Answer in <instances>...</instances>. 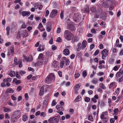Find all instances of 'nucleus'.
<instances>
[{
  "label": "nucleus",
  "mask_w": 123,
  "mask_h": 123,
  "mask_svg": "<svg viewBox=\"0 0 123 123\" xmlns=\"http://www.w3.org/2000/svg\"><path fill=\"white\" fill-rule=\"evenodd\" d=\"M64 37L67 40L69 41L74 37V35L68 30H65L64 32Z\"/></svg>",
  "instance_id": "obj_1"
},
{
  "label": "nucleus",
  "mask_w": 123,
  "mask_h": 123,
  "mask_svg": "<svg viewBox=\"0 0 123 123\" xmlns=\"http://www.w3.org/2000/svg\"><path fill=\"white\" fill-rule=\"evenodd\" d=\"M20 111L19 110H18L14 112L13 116L12 117V120L13 122H15L17 121V119L21 115V114Z\"/></svg>",
  "instance_id": "obj_2"
},
{
  "label": "nucleus",
  "mask_w": 123,
  "mask_h": 123,
  "mask_svg": "<svg viewBox=\"0 0 123 123\" xmlns=\"http://www.w3.org/2000/svg\"><path fill=\"white\" fill-rule=\"evenodd\" d=\"M60 116H56L53 118H50L48 119V122L49 123H58L59 121Z\"/></svg>",
  "instance_id": "obj_3"
},
{
  "label": "nucleus",
  "mask_w": 123,
  "mask_h": 123,
  "mask_svg": "<svg viewBox=\"0 0 123 123\" xmlns=\"http://www.w3.org/2000/svg\"><path fill=\"white\" fill-rule=\"evenodd\" d=\"M82 16L79 13H75L73 16V19L74 21L78 22L81 20Z\"/></svg>",
  "instance_id": "obj_4"
},
{
  "label": "nucleus",
  "mask_w": 123,
  "mask_h": 123,
  "mask_svg": "<svg viewBox=\"0 0 123 123\" xmlns=\"http://www.w3.org/2000/svg\"><path fill=\"white\" fill-rule=\"evenodd\" d=\"M57 11L56 9H53L50 13V17L53 18L55 17L57 15Z\"/></svg>",
  "instance_id": "obj_5"
},
{
  "label": "nucleus",
  "mask_w": 123,
  "mask_h": 123,
  "mask_svg": "<svg viewBox=\"0 0 123 123\" xmlns=\"http://www.w3.org/2000/svg\"><path fill=\"white\" fill-rule=\"evenodd\" d=\"M59 63L58 62L54 61L52 62V67L54 68H58Z\"/></svg>",
  "instance_id": "obj_6"
},
{
  "label": "nucleus",
  "mask_w": 123,
  "mask_h": 123,
  "mask_svg": "<svg viewBox=\"0 0 123 123\" xmlns=\"http://www.w3.org/2000/svg\"><path fill=\"white\" fill-rule=\"evenodd\" d=\"M68 29L71 31H74L75 30V26H74L72 23H70L68 24Z\"/></svg>",
  "instance_id": "obj_7"
},
{
  "label": "nucleus",
  "mask_w": 123,
  "mask_h": 123,
  "mask_svg": "<svg viewBox=\"0 0 123 123\" xmlns=\"http://www.w3.org/2000/svg\"><path fill=\"white\" fill-rule=\"evenodd\" d=\"M44 63V61L37 60V63H34V65L35 66H39L42 65Z\"/></svg>",
  "instance_id": "obj_8"
},
{
  "label": "nucleus",
  "mask_w": 123,
  "mask_h": 123,
  "mask_svg": "<svg viewBox=\"0 0 123 123\" xmlns=\"http://www.w3.org/2000/svg\"><path fill=\"white\" fill-rule=\"evenodd\" d=\"M123 75V69L122 68L120 69L119 72H117L116 74L117 77H119L121 75Z\"/></svg>",
  "instance_id": "obj_9"
},
{
  "label": "nucleus",
  "mask_w": 123,
  "mask_h": 123,
  "mask_svg": "<svg viewBox=\"0 0 123 123\" xmlns=\"http://www.w3.org/2000/svg\"><path fill=\"white\" fill-rule=\"evenodd\" d=\"M21 14L23 16L28 17L30 15L31 12L29 11H23L22 12Z\"/></svg>",
  "instance_id": "obj_10"
},
{
  "label": "nucleus",
  "mask_w": 123,
  "mask_h": 123,
  "mask_svg": "<svg viewBox=\"0 0 123 123\" xmlns=\"http://www.w3.org/2000/svg\"><path fill=\"white\" fill-rule=\"evenodd\" d=\"M101 54L103 55L107 56L108 55V51L106 49H104L101 52Z\"/></svg>",
  "instance_id": "obj_11"
},
{
  "label": "nucleus",
  "mask_w": 123,
  "mask_h": 123,
  "mask_svg": "<svg viewBox=\"0 0 123 123\" xmlns=\"http://www.w3.org/2000/svg\"><path fill=\"white\" fill-rule=\"evenodd\" d=\"M56 107L58 111H64V109L63 107L61 105H57L56 106Z\"/></svg>",
  "instance_id": "obj_12"
},
{
  "label": "nucleus",
  "mask_w": 123,
  "mask_h": 123,
  "mask_svg": "<svg viewBox=\"0 0 123 123\" xmlns=\"http://www.w3.org/2000/svg\"><path fill=\"white\" fill-rule=\"evenodd\" d=\"M24 58L26 61L27 62L31 61L33 60V58L31 56H29L28 58L26 57H24Z\"/></svg>",
  "instance_id": "obj_13"
},
{
  "label": "nucleus",
  "mask_w": 123,
  "mask_h": 123,
  "mask_svg": "<svg viewBox=\"0 0 123 123\" xmlns=\"http://www.w3.org/2000/svg\"><path fill=\"white\" fill-rule=\"evenodd\" d=\"M52 80L51 78L48 76L45 79V82L47 84L50 83L52 82Z\"/></svg>",
  "instance_id": "obj_14"
},
{
  "label": "nucleus",
  "mask_w": 123,
  "mask_h": 123,
  "mask_svg": "<svg viewBox=\"0 0 123 123\" xmlns=\"http://www.w3.org/2000/svg\"><path fill=\"white\" fill-rule=\"evenodd\" d=\"M44 86H42L41 88L40 92L39 93V94L40 96H42L43 95L44 93Z\"/></svg>",
  "instance_id": "obj_15"
},
{
  "label": "nucleus",
  "mask_w": 123,
  "mask_h": 123,
  "mask_svg": "<svg viewBox=\"0 0 123 123\" xmlns=\"http://www.w3.org/2000/svg\"><path fill=\"white\" fill-rule=\"evenodd\" d=\"M63 53L65 55H67L69 54L70 51L68 49H65L63 51Z\"/></svg>",
  "instance_id": "obj_16"
},
{
  "label": "nucleus",
  "mask_w": 123,
  "mask_h": 123,
  "mask_svg": "<svg viewBox=\"0 0 123 123\" xmlns=\"http://www.w3.org/2000/svg\"><path fill=\"white\" fill-rule=\"evenodd\" d=\"M50 78L52 79V80L54 81L55 80V74L54 73H51L49 74V76H48Z\"/></svg>",
  "instance_id": "obj_17"
},
{
  "label": "nucleus",
  "mask_w": 123,
  "mask_h": 123,
  "mask_svg": "<svg viewBox=\"0 0 123 123\" xmlns=\"http://www.w3.org/2000/svg\"><path fill=\"white\" fill-rule=\"evenodd\" d=\"M14 91L12 88H9L7 89L5 92V93L7 94L9 93H13Z\"/></svg>",
  "instance_id": "obj_18"
},
{
  "label": "nucleus",
  "mask_w": 123,
  "mask_h": 123,
  "mask_svg": "<svg viewBox=\"0 0 123 123\" xmlns=\"http://www.w3.org/2000/svg\"><path fill=\"white\" fill-rule=\"evenodd\" d=\"M44 58L43 57V55L42 54H40L38 57V59L37 60L39 61H43Z\"/></svg>",
  "instance_id": "obj_19"
},
{
  "label": "nucleus",
  "mask_w": 123,
  "mask_h": 123,
  "mask_svg": "<svg viewBox=\"0 0 123 123\" xmlns=\"http://www.w3.org/2000/svg\"><path fill=\"white\" fill-rule=\"evenodd\" d=\"M27 32V31L26 30H25L21 31V35L23 37H25V36Z\"/></svg>",
  "instance_id": "obj_20"
},
{
  "label": "nucleus",
  "mask_w": 123,
  "mask_h": 123,
  "mask_svg": "<svg viewBox=\"0 0 123 123\" xmlns=\"http://www.w3.org/2000/svg\"><path fill=\"white\" fill-rule=\"evenodd\" d=\"M74 90L75 91V93H76L77 92V90L79 89L80 87V86L79 84H77L75 86H74Z\"/></svg>",
  "instance_id": "obj_21"
},
{
  "label": "nucleus",
  "mask_w": 123,
  "mask_h": 123,
  "mask_svg": "<svg viewBox=\"0 0 123 123\" xmlns=\"http://www.w3.org/2000/svg\"><path fill=\"white\" fill-rule=\"evenodd\" d=\"M28 119V117L27 115L26 114L24 115L23 116L22 120L24 121L25 122Z\"/></svg>",
  "instance_id": "obj_22"
},
{
  "label": "nucleus",
  "mask_w": 123,
  "mask_h": 123,
  "mask_svg": "<svg viewBox=\"0 0 123 123\" xmlns=\"http://www.w3.org/2000/svg\"><path fill=\"white\" fill-rule=\"evenodd\" d=\"M13 81L15 82L16 84H19L21 83V81L19 80H17L16 78H14L13 80Z\"/></svg>",
  "instance_id": "obj_23"
},
{
  "label": "nucleus",
  "mask_w": 123,
  "mask_h": 123,
  "mask_svg": "<svg viewBox=\"0 0 123 123\" xmlns=\"http://www.w3.org/2000/svg\"><path fill=\"white\" fill-rule=\"evenodd\" d=\"M4 109L3 111L4 112H10L11 111V110L10 109V108L4 107Z\"/></svg>",
  "instance_id": "obj_24"
},
{
  "label": "nucleus",
  "mask_w": 123,
  "mask_h": 123,
  "mask_svg": "<svg viewBox=\"0 0 123 123\" xmlns=\"http://www.w3.org/2000/svg\"><path fill=\"white\" fill-rule=\"evenodd\" d=\"M89 12V7L86 6L84 9V12L85 13Z\"/></svg>",
  "instance_id": "obj_25"
},
{
  "label": "nucleus",
  "mask_w": 123,
  "mask_h": 123,
  "mask_svg": "<svg viewBox=\"0 0 123 123\" xmlns=\"http://www.w3.org/2000/svg\"><path fill=\"white\" fill-rule=\"evenodd\" d=\"M103 5L104 7L108 8V7L109 4L107 2H105L103 3Z\"/></svg>",
  "instance_id": "obj_26"
},
{
  "label": "nucleus",
  "mask_w": 123,
  "mask_h": 123,
  "mask_svg": "<svg viewBox=\"0 0 123 123\" xmlns=\"http://www.w3.org/2000/svg\"><path fill=\"white\" fill-rule=\"evenodd\" d=\"M80 98H81V97H80L79 96H78L74 100V102H77L80 101L81 99Z\"/></svg>",
  "instance_id": "obj_27"
},
{
  "label": "nucleus",
  "mask_w": 123,
  "mask_h": 123,
  "mask_svg": "<svg viewBox=\"0 0 123 123\" xmlns=\"http://www.w3.org/2000/svg\"><path fill=\"white\" fill-rule=\"evenodd\" d=\"M11 81V79L10 78H7L6 79H4L3 80V82H5L6 81L10 82Z\"/></svg>",
  "instance_id": "obj_28"
},
{
  "label": "nucleus",
  "mask_w": 123,
  "mask_h": 123,
  "mask_svg": "<svg viewBox=\"0 0 123 123\" xmlns=\"http://www.w3.org/2000/svg\"><path fill=\"white\" fill-rule=\"evenodd\" d=\"M15 72L13 71H12L10 72V75L11 77H12L15 76Z\"/></svg>",
  "instance_id": "obj_29"
},
{
  "label": "nucleus",
  "mask_w": 123,
  "mask_h": 123,
  "mask_svg": "<svg viewBox=\"0 0 123 123\" xmlns=\"http://www.w3.org/2000/svg\"><path fill=\"white\" fill-rule=\"evenodd\" d=\"M86 41L84 40L82 43V47L84 48H85L86 46Z\"/></svg>",
  "instance_id": "obj_30"
},
{
  "label": "nucleus",
  "mask_w": 123,
  "mask_h": 123,
  "mask_svg": "<svg viewBox=\"0 0 123 123\" xmlns=\"http://www.w3.org/2000/svg\"><path fill=\"white\" fill-rule=\"evenodd\" d=\"M90 11L92 12H94L96 10L95 7L94 6L92 7L90 9Z\"/></svg>",
  "instance_id": "obj_31"
},
{
  "label": "nucleus",
  "mask_w": 123,
  "mask_h": 123,
  "mask_svg": "<svg viewBox=\"0 0 123 123\" xmlns=\"http://www.w3.org/2000/svg\"><path fill=\"white\" fill-rule=\"evenodd\" d=\"M17 27V25L16 22H13L12 24V28H16Z\"/></svg>",
  "instance_id": "obj_32"
},
{
  "label": "nucleus",
  "mask_w": 123,
  "mask_h": 123,
  "mask_svg": "<svg viewBox=\"0 0 123 123\" xmlns=\"http://www.w3.org/2000/svg\"><path fill=\"white\" fill-rule=\"evenodd\" d=\"M82 75L84 78H85L87 75V73L86 70L82 72Z\"/></svg>",
  "instance_id": "obj_33"
},
{
  "label": "nucleus",
  "mask_w": 123,
  "mask_h": 123,
  "mask_svg": "<svg viewBox=\"0 0 123 123\" xmlns=\"http://www.w3.org/2000/svg\"><path fill=\"white\" fill-rule=\"evenodd\" d=\"M98 80L97 79L93 80L92 81V83L95 84H96L98 83Z\"/></svg>",
  "instance_id": "obj_34"
},
{
  "label": "nucleus",
  "mask_w": 123,
  "mask_h": 123,
  "mask_svg": "<svg viewBox=\"0 0 123 123\" xmlns=\"http://www.w3.org/2000/svg\"><path fill=\"white\" fill-rule=\"evenodd\" d=\"M18 63L19 64V68H21L22 67V61L21 60H18Z\"/></svg>",
  "instance_id": "obj_35"
},
{
  "label": "nucleus",
  "mask_w": 123,
  "mask_h": 123,
  "mask_svg": "<svg viewBox=\"0 0 123 123\" xmlns=\"http://www.w3.org/2000/svg\"><path fill=\"white\" fill-rule=\"evenodd\" d=\"M95 44H94L93 43L90 46V50H92V49L94 47Z\"/></svg>",
  "instance_id": "obj_36"
},
{
  "label": "nucleus",
  "mask_w": 123,
  "mask_h": 123,
  "mask_svg": "<svg viewBox=\"0 0 123 123\" xmlns=\"http://www.w3.org/2000/svg\"><path fill=\"white\" fill-rule=\"evenodd\" d=\"M16 77L18 79H19L21 78V76L18 74V72H16Z\"/></svg>",
  "instance_id": "obj_37"
},
{
  "label": "nucleus",
  "mask_w": 123,
  "mask_h": 123,
  "mask_svg": "<svg viewBox=\"0 0 123 123\" xmlns=\"http://www.w3.org/2000/svg\"><path fill=\"white\" fill-rule=\"evenodd\" d=\"M100 87L103 89H106V88L104 84L103 83L100 84Z\"/></svg>",
  "instance_id": "obj_38"
},
{
  "label": "nucleus",
  "mask_w": 123,
  "mask_h": 123,
  "mask_svg": "<svg viewBox=\"0 0 123 123\" xmlns=\"http://www.w3.org/2000/svg\"><path fill=\"white\" fill-rule=\"evenodd\" d=\"M11 49V50L10 52V53H11V54L12 55H13L14 52V48L13 47H12Z\"/></svg>",
  "instance_id": "obj_39"
},
{
  "label": "nucleus",
  "mask_w": 123,
  "mask_h": 123,
  "mask_svg": "<svg viewBox=\"0 0 123 123\" xmlns=\"http://www.w3.org/2000/svg\"><path fill=\"white\" fill-rule=\"evenodd\" d=\"M115 83L114 82H112V83H111L110 85L109 86V88L110 89L112 87H113V86H114L115 85Z\"/></svg>",
  "instance_id": "obj_40"
},
{
  "label": "nucleus",
  "mask_w": 123,
  "mask_h": 123,
  "mask_svg": "<svg viewBox=\"0 0 123 123\" xmlns=\"http://www.w3.org/2000/svg\"><path fill=\"white\" fill-rule=\"evenodd\" d=\"M57 104V102L55 101V100H54L52 101L51 106H54L55 105Z\"/></svg>",
  "instance_id": "obj_41"
},
{
  "label": "nucleus",
  "mask_w": 123,
  "mask_h": 123,
  "mask_svg": "<svg viewBox=\"0 0 123 123\" xmlns=\"http://www.w3.org/2000/svg\"><path fill=\"white\" fill-rule=\"evenodd\" d=\"M39 6V3H37L34 5V8L35 9H37Z\"/></svg>",
  "instance_id": "obj_42"
},
{
  "label": "nucleus",
  "mask_w": 123,
  "mask_h": 123,
  "mask_svg": "<svg viewBox=\"0 0 123 123\" xmlns=\"http://www.w3.org/2000/svg\"><path fill=\"white\" fill-rule=\"evenodd\" d=\"M122 98V97L121 96H119L117 97V100L116 101V102L117 103L118 102H119L120 100V99L121 98Z\"/></svg>",
  "instance_id": "obj_43"
},
{
  "label": "nucleus",
  "mask_w": 123,
  "mask_h": 123,
  "mask_svg": "<svg viewBox=\"0 0 123 123\" xmlns=\"http://www.w3.org/2000/svg\"><path fill=\"white\" fill-rule=\"evenodd\" d=\"M80 76V74L79 73H77L74 75V77L76 78H78Z\"/></svg>",
  "instance_id": "obj_44"
},
{
  "label": "nucleus",
  "mask_w": 123,
  "mask_h": 123,
  "mask_svg": "<svg viewBox=\"0 0 123 123\" xmlns=\"http://www.w3.org/2000/svg\"><path fill=\"white\" fill-rule=\"evenodd\" d=\"M34 15L33 14L31 15L30 16L28 17V18L31 20H33L34 17Z\"/></svg>",
  "instance_id": "obj_45"
},
{
  "label": "nucleus",
  "mask_w": 123,
  "mask_h": 123,
  "mask_svg": "<svg viewBox=\"0 0 123 123\" xmlns=\"http://www.w3.org/2000/svg\"><path fill=\"white\" fill-rule=\"evenodd\" d=\"M90 98L88 97H86L85 99V101L87 102H89L90 101Z\"/></svg>",
  "instance_id": "obj_46"
},
{
  "label": "nucleus",
  "mask_w": 123,
  "mask_h": 123,
  "mask_svg": "<svg viewBox=\"0 0 123 123\" xmlns=\"http://www.w3.org/2000/svg\"><path fill=\"white\" fill-rule=\"evenodd\" d=\"M5 118L8 119L10 118V117L9 116L8 114L6 113L5 114Z\"/></svg>",
  "instance_id": "obj_47"
},
{
  "label": "nucleus",
  "mask_w": 123,
  "mask_h": 123,
  "mask_svg": "<svg viewBox=\"0 0 123 123\" xmlns=\"http://www.w3.org/2000/svg\"><path fill=\"white\" fill-rule=\"evenodd\" d=\"M64 64V62L63 61L62 62L60 63V66L61 68H62L63 67Z\"/></svg>",
  "instance_id": "obj_48"
},
{
  "label": "nucleus",
  "mask_w": 123,
  "mask_h": 123,
  "mask_svg": "<svg viewBox=\"0 0 123 123\" xmlns=\"http://www.w3.org/2000/svg\"><path fill=\"white\" fill-rule=\"evenodd\" d=\"M14 61L15 63V64L16 65H17L18 64V61L17 58L16 57H15L14 60Z\"/></svg>",
  "instance_id": "obj_49"
},
{
  "label": "nucleus",
  "mask_w": 123,
  "mask_h": 123,
  "mask_svg": "<svg viewBox=\"0 0 123 123\" xmlns=\"http://www.w3.org/2000/svg\"><path fill=\"white\" fill-rule=\"evenodd\" d=\"M79 39V38L78 37H75L74 39V42H76L77 41H78Z\"/></svg>",
  "instance_id": "obj_50"
},
{
  "label": "nucleus",
  "mask_w": 123,
  "mask_h": 123,
  "mask_svg": "<svg viewBox=\"0 0 123 123\" xmlns=\"http://www.w3.org/2000/svg\"><path fill=\"white\" fill-rule=\"evenodd\" d=\"M71 3V2L70 0H68L66 2L65 5L67 6L68 5H70Z\"/></svg>",
  "instance_id": "obj_51"
},
{
  "label": "nucleus",
  "mask_w": 123,
  "mask_h": 123,
  "mask_svg": "<svg viewBox=\"0 0 123 123\" xmlns=\"http://www.w3.org/2000/svg\"><path fill=\"white\" fill-rule=\"evenodd\" d=\"M99 50L98 49L95 52L94 54V55H97L99 53Z\"/></svg>",
  "instance_id": "obj_52"
},
{
  "label": "nucleus",
  "mask_w": 123,
  "mask_h": 123,
  "mask_svg": "<svg viewBox=\"0 0 123 123\" xmlns=\"http://www.w3.org/2000/svg\"><path fill=\"white\" fill-rule=\"evenodd\" d=\"M114 60L111 58L109 60V62L110 64H112L113 62H114Z\"/></svg>",
  "instance_id": "obj_53"
},
{
  "label": "nucleus",
  "mask_w": 123,
  "mask_h": 123,
  "mask_svg": "<svg viewBox=\"0 0 123 123\" xmlns=\"http://www.w3.org/2000/svg\"><path fill=\"white\" fill-rule=\"evenodd\" d=\"M45 115V113L44 112H42L40 114V116H43V117H44Z\"/></svg>",
  "instance_id": "obj_54"
},
{
  "label": "nucleus",
  "mask_w": 123,
  "mask_h": 123,
  "mask_svg": "<svg viewBox=\"0 0 123 123\" xmlns=\"http://www.w3.org/2000/svg\"><path fill=\"white\" fill-rule=\"evenodd\" d=\"M123 80V76H122L121 77H120L119 80V82H121Z\"/></svg>",
  "instance_id": "obj_55"
},
{
  "label": "nucleus",
  "mask_w": 123,
  "mask_h": 123,
  "mask_svg": "<svg viewBox=\"0 0 123 123\" xmlns=\"http://www.w3.org/2000/svg\"><path fill=\"white\" fill-rule=\"evenodd\" d=\"M61 31V29L60 27H58L57 28V33H60Z\"/></svg>",
  "instance_id": "obj_56"
},
{
  "label": "nucleus",
  "mask_w": 123,
  "mask_h": 123,
  "mask_svg": "<svg viewBox=\"0 0 123 123\" xmlns=\"http://www.w3.org/2000/svg\"><path fill=\"white\" fill-rule=\"evenodd\" d=\"M25 72L24 71H21L19 72L20 74L21 75H22L23 74H25Z\"/></svg>",
  "instance_id": "obj_57"
},
{
  "label": "nucleus",
  "mask_w": 123,
  "mask_h": 123,
  "mask_svg": "<svg viewBox=\"0 0 123 123\" xmlns=\"http://www.w3.org/2000/svg\"><path fill=\"white\" fill-rule=\"evenodd\" d=\"M49 13V11L48 10H47L46 12L45 15V16L47 17Z\"/></svg>",
  "instance_id": "obj_58"
},
{
  "label": "nucleus",
  "mask_w": 123,
  "mask_h": 123,
  "mask_svg": "<svg viewBox=\"0 0 123 123\" xmlns=\"http://www.w3.org/2000/svg\"><path fill=\"white\" fill-rule=\"evenodd\" d=\"M115 121V120L113 118H111L110 120V122L111 123H114Z\"/></svg>",
  "instance_id": "obj_59"
},
{
  "label": "nucleus",
  "mask_w": 123,
  "mask_h": 123,
  "mask_svg": "<svg viewBox=\"0 0 123 123\" xmlns=\"http://www.w3.org/2000/svg\"><path fill=\"white\" fill-rule=\"evenodd\" d=\"M52 49L53 50H54L56 49L57 47L55 45H53L52 46Z\"/></svg>",
  "instance_id": "obj_60"
},
{
  "label": "nucleus",
  "mask_w": 123,
  "mask_h": 123,
  "mask_svg": "<svg viewBox=\"0 0 123 123\" xmlns=\"http://www.w3.org/2000/svg\"><path fill=\"white\" fill-rule=\"evenodd\" d=\"M60 16L61 18L62 19L63 17V12L62 11L60 15Z\"/></svg>",
  "instance_id": "obj_61"
},
{
  "label": "nucleus",
  "mask_w": 123,
  "mask_h": 123,
  "mask_svg": "<svg viewBox=\"0 0 123 123\" xmlns=\"http://www.w3.org/2000/svg\"><path fill=\"white\" fill-rule=\"evenodd\" d=\"M118 69V67L117 66H115L113 68V69L115 71H117Z\"/></svg>",
  "instance_id": "obj_62"
},
{
  "label": "nucleus",
  "mask_w": 123,
  "mask_h": 123,
  "mask_svg": "<svg viewBox=\"0 0 123 123\" xmlns=\"http://www.w3.org/2000/svg\"><path fill=\"white\" fill-rule=\"evenodd\" d=\"M11 44V43L10 42H7L5 44V45L6 46H10Z\"/></svg>",
  "instance_id": "obj_63"
},
{
  "label": "nucleus",
  "mask_w": 123,
  "mask_h": 123,
  "mask_svg": "<svg viewBox=\"0 0 123 123\" xmlns=\"http://www.w3.org/2000/svg\"><path fill=\"white\" fill-rule=\"evenodd\" d=\"M120 39L121 40V41L122 42H123V36L120 35Z\"/></svg>",
  "instance_id": "obj_64"
}]
</instances>
